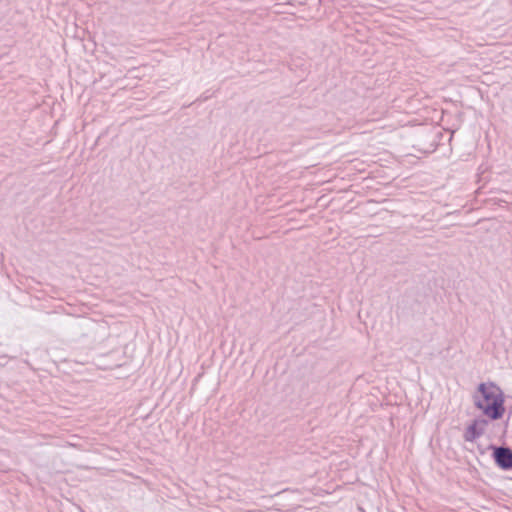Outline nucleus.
Instances as JSON below:
<instances>
[{
  "label": "nucleus",
  "instance_id": "1",
  "mask_svg": "<svg viewBox=\"0 0 512 512\" xmlns=\"http://www.w3.org/2000/svg\"><path fill=\"white\" fill-rule=\"evenodd\" d=\"M478 392L482 399L475 398L476 407L492 420L500 419L505 412L504 398L500 388L493 383L489 385L481 383L478 386Z\"/></svg>",
  "mask_w": 512,
  "mask_h": 512
},
{
  "label": "nucleus",
  "instance_id": "2",
  "mask_svg": "<svg viewBox=\"0 0 512 512\" xmlns=\"http://www.w3.org/2000/svg\"><path fill=\"white\" fill-rule=\"evenodd\" d=\"M495 463L503 470L512 468V449L506 446H491Z\"/></svg>",
  "mask_w": 512,
  "mask_h": 512
},
{
  "label": "nucleus",
  "instance_id": "3",
  "mask_svg": "<svg viewBox=\"0 0 512 512\" xmlns=\"http://www.w3.org/2000/svg\"><path fill=\"white\" fill-rule=\"evenodd\" d=\"M487 425V421L482 420H475L470 424L465 433H464V439L468 442H473L477 438H479L485 431V427Z\"/></svg>",
  "mask_w": 512,
  "mask_h": 512
}]
</instances>
